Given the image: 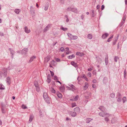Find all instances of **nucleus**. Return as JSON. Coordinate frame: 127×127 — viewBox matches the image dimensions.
Listing matches in <instances>:
<instances>
[{
	"label": "nucleus",
	"mask_w": 127,
	"mask_h": 127,
	"mask_svg": "<svg viewBox=\"0 0 127 127\" xmlns=\"http://www.w3.org/2000/svg\"><path fill=\"white\" fill-rule=\"evenodd\" d=\"M1 110H2V112L3 113H4L5 112V109L3 108V106H2V108H1Z\"/></svg>",
	"instance_id": "35"
},
{
	"label": "nucleus",
	"mask_w": 127,
	"mask_h": 127,
	"mask_svg": "<svg viewBox=\"0 0 127 127\" xmlns=\"http://www.w3.org/2000/svg\"><path fill=\"white\" fill-rule=\"evenodd\" d=\"M67 35L68 36L70 37L71 39V37H72L73 35H72L71 34L69 33H67Z\"/></svg>",
	"instance_id": "38"
},
{
	"label": "nucleus",
	"mask_w": 127,
	"mask_h": 127,
	"mask_svg": "<svg viewBox=\"0 0 127 127\" xmlns=\"http://www.w3.org/2000/svg\"><path fill=\"white\" fill-rule=\"evenodd\" d=\"M46 81L48 83H49L51 81V79H47Z\"/></svg>",
	"instance_id": "49"
},
{
	"label": "nucleus",
	"mask_w": 127,
	"mask_h": 127,
	"mask_svg": "<svg viewBox=\"0 0 127 127\" xmlns=\"http://www.w3.org/2000/svg\"><path fill=\"white\" fill-rule=\"evenodd\" d=\"M88 85L87 82H85V86H84V90H86L88 88Z\"/></svg>",
	"instance_id": "25"
},
{
	"label": "nucleus",
	"mask_w": 127,
	"mask_h": 127,
	"mask_svg": "<svg viewBox=\"0 0 127 127\" xmlns=\"http://www.w3.org/2000/svg\"><path fill=\"white\" fill-rule=\"evenodd\" d=\"M109 35V34L107 33H105L103 34L102 36V38L103 39H104L106 38Z\"/></svg>",
	"instance_id": "15"
},
{
	"label": "nucleus",
	"mask_w": 127,
	"mask_h": 127,
	"mask_svg": "<svg viewBox=\"0 0 127 127\" xmlns=\"http://www.w3.org/2000/svg\"><path fill=\"white\" fill-rule=\"evenodd\" d=\"M54 79L55 80H58L57 79V77L56 76L54 77Z\"/></svg>",
	"instance_id": "58"
},
{
	"label": "nucleus",
	"mask_w": 127,
	"mask_h": 127,
	"mask_svg": "<svg viewBox=\"0 0 127 127\" xmlns=\"http://www.w3.org/2000/svg\"><path fill=\"white\" fill-rule=\"evenodd\" d=\"M72 39L75 40L78 38V36H73L72 37H71Z\"/></svg>",
	"instance_id": "32"
},
{
	"label": "nucleus",
	"mask_w": 127,
	"mask_h": 127,
	"mask_svg": "<svg viewBox=\"0 0 127 127\" xmlns=\"http://www.w3.org/2000/svg\"><path fill=\"white\" fill-rule=\"evenodd\" d=\"M49 7V5L48 4L46 5L45 6L44 10L46 11L47 10Z\"/></svg>",
	"instance_id": "36"
},
{
	"label": "nucleus",
	"mask_w": 127,
	"mask_h": 127,
	"mask_svg": "<svg viewBox=\"0 0 127 127\" xmlns=\"http://www.w3.org/2000/svg\"><path fill=\"white\" fill-rule=\"evenodd\" d=\"M43 96L44 99L48 97L47 95V93L46 92L44 93L43 95Z\"/></svg>",
	"instance_id": "21"
},
{
	"label": "nucleus",
	"mask_w": 127,
	"mask_h": 127,
	"mask_svg": "<svg viewBox=\"0 0 127 127\" xmlns=\"http://www.w3.org/2000/svg\"><path fill=\"white\" fill-rule=\"evenodd\" d=\"M55 63V61L54 60H53L51 62V64H54Z\"/></svg>",
	"instance_id": "56"
},
{
	"label": "nucleus",
	"mask_w": 127,
	"mask_h": 127,
	"mask_svg": "<svg viewBox=\"0 0 127 127\" xmlns=\"http://www.w3.org/2000/svg\"><path fill=\"white\" fill-rule=\"evenodd\" d=\"M123 102V103H124L126 101V98L125 96L122 99Z\"/></svg>",
	"instance_id": "42"
},
{
	"label": "nucleus",
	"mask_w": 127,
	"mask_h": 127,
	"mask_svg": "<svg viewBox=\"0 0 127 127\" xmlns=\"http://www.w3.org/2000/svg\"><path fill=\"white\" fill-rule=\"evenodd\" d=\"M69 86L72 87V88L74 89L75 90V87L72 84H70V85H69Z\"/></svg>",
	"instance_id": "48"
},
{
	"label": "nucleus",
	"mask_w": 127,
	"mask_h": 127,
	"mask_svg": "<svg viewBox=\"0 0 127 127\" xmlns=\"http://www.w3.org/2000/svg\"><path fill=\"white\" fill-rule=\"evenodd\" d=\"M65 89V87L64 86L61 87L60 88V91L62 92H64Z\"/></svg>",
	"instance_id": "18"
},
{
	"label": "nucleus",
	"mask_w": 127,
	"mask_h": 127,
	"mask_svg": "<svg viewBox=\"0 0 127 127\" xmlns=\"http://www.w3.org/2000/svg\"><path fill=\"white\" fill-rule=\"evenodd\" d=\"M75 55L74 54H72L71 55H70L68 56L67 57V58L68 59H72L73 58L75 57Z\"/></svg>",
	"instance_id": "24"
},
{
	"label": "nucleus",
	"mask_w": 127,
	"mask_h": 127,
	"mask_svg": "<svg viewBox=\"0 0 127 127\" xmlns=\"http://www.w3.org/2000/svg\"><path fill=\"white\" fill-rule=\"evenodd\" d=\"M117 98H118L117 99V102H121V97H118Z\"/></svg>",
	"instance_id": "40"
},
{
	"label": "nucleus",
	"mask_w": 127,
	"mask_h": 127,
	"mask_svg": "<svg viewBox=\"0 0 127 127\" xmlns=\"http://www.w3.org/2000/svg\"><path fill=\"white\" fill-rule=\"evenodd\" d=\"M92 16L93 17H94L95 16V14H94V10H92Z\"/></svg>",
	"instance_id": "44"
},
{
	"label": "nucleus",
	"mask_w": 127,
	"mask_h": 127,
	"mask_svg": "<svg viewBox=\"0 0 127 127\" xmlns=\"http://www.w3.org/2000/svg\"><path fill=\"white\" fill-rule=\"evenodd\" d=\"M71 105H72V108H73L74 107L76 106V104L75 102L72 103Z\"/></svg>",
	"instance_id": "39"
},
{
	"label": "nucleus",
	"mask_w": 127,
	"mask_h": 127,
	"mask_svg": "<svg viewBox=\"0 0 127 127\" xmlns=\"http://www.w3.org/2000/svg\"><path fill=\"white\" fill-rule=\"evenodd\" d=\"M6 83L8 84L9 85L10 84V78L9 77H7L6 78Z\"/></svg>",
	"instance_id": "19"
},
{
	"label": "nucleus",
	"mask_w": 127,
	"mask_h": 127,
	"mask_svg": "<svg viewBox=\"0 0 127 127\" xmlns=\"http://www.w3.org/2000/svg\"><path fill=\"white\" fill-rule=\"evenodd\" d=\"M4 86L2 84H0V89L2 90L4 89Z\"/></svg>",
	"instance_id": "37"
},
{
	"label": "nucleus",
	"mask_w": 127,
	"mask_h": 127,
	"mask_svg": "<svg viewBox=\"0 0 127 127\" xmlns=\"http://www.w3.org/2000/svg\"><path fill=\"white\" fill-rule=\"evenodd\" d=\"M70 114L72 116L74 117L76 115V113L75 112H73L71 111L70 113Z\"/></svg>",
	"instance_id": "12"
},
{
	"label": "nucleus",
	"mask_w": 127,
	"mask_h": 127,
	"mask_svg": "<svg viewBox=\"0 0 127 127\" xmlns=\"http://www.w3.org/2000/svg\"><path fill=\"white\" fill-rule=\"evenodd\" d=\"M87 75H88V76H89V77H91V73L90 72H89L87 74Z\"/></svg>",
	"instance_id": "55"
},
{
	"label": "nucleus",
	"mask_w": 127,
	"mask_h": 127,
	"mask_svg": "<svg viewBox=\"0 0 127 127\" xmlns=\"http://www.w3.org/2000/svg\"><path fill=\"white\" fill-rule=\"evenodd\" d=\"M50 56H48L47 57L45 58V60L44 61V63H47L50 60Z\"/></svg>",
	"instance_id": "7"
},
{
	"label": "nucleus",
	"mask_w": 127,
	"mask_h": 127,
	"mask_svg": "<svg viewBox=\"0 0 127 127\" xmlns=\"http://www.w3.org/2000/svg\"><path fill=\"white\" fill-rule=\"evenodd\" d=\"M74 100L75 101H77L78 99L79 96L78 95H76L75 97H74Z\"/></svg>",
	"instance_id": "28"
},
{
	"label": "nucleus",
	"mask_w": 127,
	"mask_h": 127,
	"mask_svg": "<svg viewBox=\"0 0 127 127\" xmlns=\"http://www.w3.org/2000/svg\"><path fill=\"white\" fill-rule=\"evenodd\" d=\"M56 94L58 97L60 98H61L62 97V95L59 92H57L56 93Z\"/></svg>",
	"instance_id": "14"
},
{
	"label": "nucleus",
	"mask_w": 127,
	"mask_h": 127,
	"mask_svg": "<svg viewBox=\"0 0 127 127\" xmlns=\"http://www.w3.org/2000/svg\"><path fill=\"white\" fill-rule=\"evenodd\" d=\"M50 71V73H51V76H53L54 74V73L53 72L51 71Z\"/></svg>",
	"instance_id": "54"
},
{
	"label": "nucleus",
	"mask_w": 127,
	"mask_h": 127,
	"mask_svg": "<svg viewBox=\"0 0 127 127\" xmlns=\"http://www.w3.org/2000/svg\"><path fill=\"white\" fill-rule=\"evenodd\" d=\"M126 70H125L124 72V76L125 77L126 76Z\"/></svg>",
	"instance_id": "63"
},
{
	"label": "nucleus",
	"mask_w": 127,
	"mask_h": 127,
	"mask_svg": "<svg viewBox=\"0 0 127 127\" xmlns=\"http://www.w3.org/2000/svg\"><path fill=\"white\" fill-rule=\"evenodd\" d=\"M39 116L41 117H42L43 116V114L41 110L39 111Z\"/></svg>",
	"instance_id": "46"
},
{
	"label": "nucleus",
	"mask_w": 127,
	"mask_h": 127,
	"mask_svg": "<svg viewBox=\"0 0 127 127\" xmlns=\"http://www.w3.org/2000/svg\"><path fill=\"white\" fill-rule=\"evenodd\" d=\"M98 108L102 112L106 111L107 110L106 108L102 106H100Z\"/></svg>",
	"instance_id": "4"
},
{
	"label": "nucleus",
	"mask_w": 127,
	"mask_h": 127,
	"mask_svg": "<svg viewBox=\"0 0 127 127\" xmlns=\"http://www.w3.org/2000/svg\"><path fill=\"white\" fill-rule=\"evenodd\" d=\"M118 97H121V95L119 92H118L117 93L116 98H117Z\"/></svg>",
	"instance_id": "26"
},
{
	"label": "nucleus",
	"mask_w": 127,
	"mask_h": 127,
	"mask_svg": "<svg viewBox=\"0 0 127 127\" xmlns=\"http://www.w3.org/2000/svg\"><path fill=\"white\" fill-rule=\"evenodd\" d=\"M104 7L105 6L104 5H102L101 6V9L102 10H103L104 9Z\"/></svg>",
	"instance_id": "57"
},
{
	"label": "nucleus",
	"mask_w": 127,
	"mask_h": 127,
	"mask_svg": "<svg viewBox=\"0 0 127 127\" xmlns=\"http://www.w3.org/2000/svg\"><path fill=\"white\" fill-rule=\"evenodd\" d=\"M33 115H31L29 119H33Z\"/></svg>",
	"instance_id": "51"
},
{
	"label": "nucleus",
	"mask_w": 127,
	"mask_h": 127,
	"mask_svg": "<svg viewBox=\"0 0 127 127\" xmlns=\"http://www.w3.org/2000/svg\"><path fill=\"white\" fill-rule=\"evenodd\" d=\"M51 92L52 93H55L56 92L55 91L54 89H53L51 91Z\"/></svg>",
	"instance_id": "59"
},
{
	"label": "nucleus",
	"mask_w": 127,
	"mask_h": 127,
	"mask_svg": "<svg viewBox=\"0 0 127 127\" xmlns=\"http://www.w3.org/2000/svg\"><path fill=\"white\" fill-rule=\"evenodd\" d=\"M82 78H85V80H86V79H87V78L86 77V76L84 74H83V75L82 76Z\"/></svg>",
	"instance_id": "50"
},
{
	"label": "nucleus",
	"mask_w": 127,
	"mask_h": 127,
	"mask_svg": "<svg viewBox=\"0 0 127 127\" xmlns=\"http://www.w3.org/2000/svg\"><path fill=\"white\" fill-rule=\"evenodd\" d=\"M60 50H61V51L62 52H63L64 51V48H63V47H62L60 49Z\"/></svg>",
	"instance_id": "52"
},
{
	"label": "nucleus",
	"mask_w": 127,
	"mask_h": 127,
	"mask_svg": "<svg viewBox=\"0 0 127 127\" xmlns=\"http://www.w3.org/2000/svg\"><path fill=\"white\" fill-rule=\"evenodd\" d=\"M47 79H51V76L49 74H48V76Z\"/></svg>",
	"instance_id": "64"
},
{
	"label": "nucleus",
	"mask_w": 127,
	"mask_h": 127,
	"mask_svg": "<svg viewBox=\"0 0 127 127\" xmlns=\"http://www.w3.org/2000/svg\"><path fill=\"white\" fill-rule=\"evenodd\" d=\"M72 11L77 13L78 12L77 9L76 8H72Z\"/></svg>",
	"instance_id": "27"
},
{
	"label": "nucleus",
	"mask_w": 127,
	"mask_h": 127,
	"mask_svg": "<svg viewBox=\"0 0 127 127\" xmlns=\"http://www.w3.org/2000/svg\"><path fill=\"white\" fill-rule=\"evenodd\" d=\"M125 21H124V20H123L122 22L120 24V27H121L122 25H123L125 22Z\"/></svg>",
	"instance_id": "45"
},
{
	"label": "nucleus",
	"mask_w": 127,
	"mask_h": 127,
	"mask_svg": "<svg viewBox=\"0 0 127 127\" xmlns=\"http://www.w3.org/2000/svg\"><path fill=\"white\" fill-rule=\"evenodd\" d=\"M118 37L119 35H118L116 37L114 38V40L113 42V45H115L116 44V42H117V40H118Z\"/></svg>",
	"instance_id": "11"
},
{
	"label": "nucleus",
	"mask_w": 127,
	"mask_h": 127,
	"mask_svg": "<svg viewBox=\"0 0 127 127\" xmlns=\"http://www.w3.org/2000/svg\"><path fill=\"white\" fill-rule=\"evenodd\" d=\"M70 64L75 68H77L78 67V65L77 64V63L74 61H71L70 63Z\"/></svg>",
	"instance_id": "6"
},
{
	"label": "nucleus",
	"mask_w": 127,
	"mask_h": 127,
	"mask_svg": "<svg viewBox=\"0 0 127 127\" xmlns=\"http://www.w3.org/2000/svg\"><path fill=\"white\" fill-rule=\"evenodd\" d=\"M107 79L106 77H105L103 78V81L104 83H106L107 82Z\"/></svg>",
	"instance_id": "34"
},
{
	"label": "nucleus",
	"mask_w": 127,
	"mask_h": 127,
	"mask_svg": "<svg viewBox=\"0 0 127 127\" xmlns=\"http://www.w3.org/2000/svg\"><path fill=\"white\" fill-rule=\"evenodd\" d=\"M72 8L71 7H68L67 8V10L68 11H72Z\"/></svg>",
	"instance_id": "47"
},
{
	"label": "nucleus",
	"mask_w": 127,
	"mask_h": 127,
	"mask_svg": "<svg viewBox=\"0 0 127 127\" xmlns=\"http://www.w3.org/2000/svg\"><path fill=\"white\" fill-rule=\"evenodd\" d=\"M35 87L36 91L38 92H39L40 91V88L38 87V86L37 87Z\"/></svg>",
	"instance_id": "43"
},
{
	"label": "nucleus",
	"mask_w": 127,
	"mask_h": 127,
	"mask_svg": "<svg viewBox=\"0 0 127 127\" xmlns=\"http://www.w3.org/2000/svg\"><path fill=\"white\" fill-rule=\"evenodd\" d=\"M97 81L95 79H94L93 81V82L94 83H97Z\"/></svg>",
	"instance_id": "62"
},
{
	"label": "nucleus",
	"mask_w": 127,
	"mask_h": 127,
	"mask_svg": "<svg viewBox=\"0 0 127 127\" xmlns=\"http://www.w3.org/2000/svg\"><path fill=\"white\" fill-rule=\"evenodd\" d=\"M36 58V57L33 56L31 57L29 61V63H30L33 60Z\"/></svg>",
	"instance_id": "17"
},
{
	"label": "nucleus",
	"mask_w": 127,
	"mask_h": 127,
	"mask_svg": "<svg viewBox=\"0 0 127 127\" xmlns=\"http://www.w3.org/2000/svg\"><path fill=\"white\" fill-rule=\"evenodd\" d=\"M105 61L106 65H107L108 63V57L107 55L106 56L105 58Z\"/></svg>",
	"instance_id": "23"
},
{
	"label": "nucleus",
	"mask_w": 127,
	"mask_h": 127,
	"mask_svg": "<svg viewBox=\"0 0 127 127\" xmlns=\"http://www.w3.org/2000/svg\"><path fill=\"white\" fill-rule=\"evenodd\" d=\"M87 37L89 39H91L92 38V36L91 34H89L88 35Z\"/></svg>",
	"instance_id": "30"
},
{
	"label": "nucleus",
	"mask_w": 127,
	"mask_h": 127,
	"mask_svg": "<svg viewBox=\"0 0 127 127\" xmlns=\"http://www.w3.org/2000/svg\"><path fill=\"white\" fill-rule=\"evenodd\" d=\"M34 85L35 86L37 87L38 86V82L36 81H34Z\"/></svg>",
	"instance_id": "31"
},
{
	"label": "nucleus",
	"mask_w": 127,
	"mask_h": 127,
	"mask_svg": "<svg viewBox=\"0 0 127 127\" xmlns=\"http://www.w3.org/2000/svg\"><path fill=\"white\" fill-rule=\"evenodd\" d=\"M92 86L93 88H95L96 87V85L95 84H93L92 85Z\"/></svg>",
	"instance_id": "61"
},
{
	"label": "nucleus",
	"mask_w": 127,
	"mask_h": 127,
	"mask_svg": "<svg viewBox=\"0 0 127 127\" xmlns=\"http://www.w3.org/2000/svg\"><path fill=\"white\" fill-rule=\"evenodd\" d=\"M30 9L31 14L33 16L35 15V10L33 9L32 7V6H31Z\"/></svg>",
	"instance_id": "5"
},
{
	"label": "nucleus",
	"mask_w": 127,
	"mask_h": 127,
	"mask_svg": "<svg viewBox=\"0 0 127 127\" xmlns=\"http://www.w3.org/2000/svg\"><path fill=\"white\" fill-rule=\"evenodd\" d=\"M75 112L77 113H79L80 111L79 108L78 107H77L74 109Z\"/></svg>",
	"instance_id": "16"
},
{
	"label": "nucleus",
	"mask_w": 127,
	"mask_h": 127,
	"mask_svg": "<svg viewBox=\"0 0 127 127\" xmlns=\"http://www.w3.org/2000/svg\"><path fill=\"white\" fill-rule=\"evenodd\" d=\"M56 61L57 62H59L60 61V59L58 58L56 59Z\"/></svg>",
	"instance_id": "60"
},
{
	"label": "nucleus",
	"mask_w": 127,
	"mask_h": 127,
	"mask_svg": "<svg viewBox=\"0 0 127 127\" xmlns=\"http://www.w3.org/2000/svg\"><path fill=\"white\" fill-rule=\"evenodd\" d=\"M11 68H9V67H8L7 69L4 68L3 69V74L4 75L5 77H6L7 76V70H10L11 69Z\"/></svg>",
	"instance_id": "2"
},
{
	"label": "nucleus",
	"mask_w": 127,
	"mask_h": 127,
	"mask_svg": "<svg viewBox=\"0 0 127 127\" xmlns=\"http://www.w3.org/2000/svg\"><path fill=\"white\" fill-rule=\"evenodd\" d=\"M9 50L10 51L11 54L12 55V57L13 58V55L14 53V51L13 50H11V48H9Z\"/></svg>",
	"instance_id": "20"
},
{
	"label": "nucleus",
	"mask_w": 127,
	"mask_h": 127,
	"mask_svg": "<svg viewBox=\"0 0 127 127\" xmlns=\"http://www.w3.org/2000/svg\"><path fill=\"white\" fill-rule=\"evenodd\" d=\"M77 55L79 56L80 57H82L84 55V54L83 53H81L79 52H77L76 53Z\"/></svg>",
	"instance_id": "13"
},
{
	"label": "nucleus",
	"mask_w": 127,
	"mask_h": 127,
	"mask_svg": "<svg viewBox=\"0 0 127 127\" xmlns=\"http://www.w3.org/2000/svg\"><path fill=\"white\" fill-rule=\"evenodd\" d=\"M25 31L27 33H29L31 32V30L30 29H28V28L26 26H25L24 28Z\"/></svg>",
	"instance_id": "10"
},
{
	"label": "nucleus",
	"mask_w": 127,
	"mask_h": 127,
	"mask_svg": "<svg viewBox=\"0 0 127 127\" xmlns=\"http://www.w3.org/2000/svg\"><path fill=\"white\" fill-rule=\"evenodd\" d=\"M28 49L27 48H24L22 51L23 54H26L28 52Z\"/></svg>",
	"instance_id": "8"
},
{
	"label": "nucleus",
	"mask_w": 127,
	"mask_h": 127,
	"mask_svg": "<svg viewBox=\"0 0 127 127\" xmlns=\"http://www.w3.org/2000/svg\"><path fill=\"white\" fill-rule=\"evenodd\" d=\"M22 108L23 109H25L27 108V107L25 105H23L22 106Z\"/></svg>",
	"instance_id": "53"
},
{
	"label": "nucleus",
	"mask_w": 127,
	"mask_h": 127,
	"mask_svg": "<svg viewBox=\"0 0 127 127\" xmlns=\"http://www.w3.org/2000/svg\"><path fill=\"white\" fill-rule=\"evenodd\" d=\"M45 101L48 103L50 104V103L51 100L49 97L44 99Z\"/></svg>",
	"instance_id": "9"
},
{
	"label": "nucleus",
	"mask_w": 127,
	"mask_h": 127,
	"mask_svg": "<svg viewBox=\"0 0 127 127\" xmlns=\"http://www.w3.org/2000/svg\"><path fill=\"white\" fill-rule=\"evenodd\" d=\"M99 115L102 117H105V119H108L107 117H109L111 115H110L108 113L104 112H101L99 113Z\"/></svg>",
	"instance_id": "1"
},
{
	"label": "nucleus",
	"mask_w": 127,
	"mask_h": 127,
	"mask_svg": "<svg viewBox=\"0 0 127 127\" xmlns=\"http://www.w3.org/2000/svg\"><path fill=\"white\" fill-rule=\"evenodd\" d=\"M51 24H48L43 30V32H45L49 30V28L51 27Z\"/></svg>",
	"instance_id": "3"
},
{
	"label": "nucleus",
	"mask_w": 127,
	"mask_h": 127,
	"mask_svg": "<svg viewBox=\"0 0 127 127\" xmlns=\"http://www.w3.org/2000/svg\"><path fill=\"white\" fill-rule=\"evenodd\" d=\"M115 94L114 93H113L111 94L110 96L112 98H113L115 97Z\"/></svg>",
	"instance_id": "33"
},
{
	"label": "nucleus",
	"mask_w": 127,
	"mask_h": 127,
	"mask_svg": "<svg viewBox=\"0 0 127 127\" xmlns=\"http://www.w3.org/2000/svg\"><path fill=\"white\" fill-rule=\"evenodd\" d=\"M20 11L21 10L20 9H16L14 10V12L17 14H19Z\"/></svg>",
	"instance_id": "22"
},
{
	"label": "nucleus",
	"mask_w": 127,
	"mask_h": 127,
	"mask_svg": "<svg viewBox=\"0 0 127 127\" xmlns=\"http://www.w3.org/2000/svg\"><path fill=\"white\" fill-rule=\"evenodd\" d=\"M118 57L117 56H115V57L114 60L115 62H117V61L118 59Z\"/></svg>",
	"instance_id": "41"
},
{
	"label": "nucleus",
	"mask_w": 127,
	"mask_h": 127,
	"mask_svg": "<svg viewBox=\"0 0 127 127\" xmlns=\"http://www.w3.org/2000/svg\"><path fill=\"white\" fill-rule=\"evenodd\" d=\"M60 29L61 30H63L64 31H66L67 30V28H64L62 26L60 28Z\"/></svg>",
	"instance_id": "29"
}]
</instances>
